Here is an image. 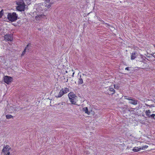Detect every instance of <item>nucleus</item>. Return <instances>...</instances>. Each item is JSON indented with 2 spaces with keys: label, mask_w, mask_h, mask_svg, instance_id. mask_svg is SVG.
<instances>
[{
  "label": "nucleus",
  "mask_w": 155,
  "mask_h": 155,
  "mask_svg": "<svg viewBox=\"0 0 155 155\" xmlns=\"http://www.w3.org/2000/svg\"><path fill=\"white\" fill-rule=\"evenodd\" d=\"M150 107H154V104H151L150 105Z\"/></svg>",
  "instance_id": "nucleus-26"
},
{
  "label": "nucleus",
  "mask_w": 155,
  "mask_h": 155,
  "mask_svg": "<svg viewBox=\"0 0 155 155\" xmlns=\"http://www.w3.org/2000/svg\"><path fill=\"white\" fill-rule=\"evenodd\" d=\"M124 97L125 99L128 100L129 101V103L134 105H136L137 104V101L135 100L134 98L128 97L126 96H125Z\"/></svg>",
  "instance_id": "nucleus-4"
},
{
  "label": "nucleus",
  "mask_w": 155,
  "mask_h": 155,
  "mask_svg": "<svg viewBox=\"0 0 155 155\" xmlns=\"http://www.w3.org/2000/svg\"><path fill=\"white\" fill-rule=\"evenodd\" d=\"M53 4L52 3H51L50 2L49 3L46 4L45 6L48 8H49L51 6V5Z\"/></svg>",
  "instance_id": "nucleus-16"
},
{
  "label": "nucleus",
  "mask_w": 155,
  "mask_h": 155,
  "mask_svg": "<svg viewBox=\"0 0 155 155\" xmlns=\"http://www.w3.org/2000/svg\"><path fill=\"white\" fill-rule=\"evenodd\" d=\"M3 12L2 10L0 12V18H1L3 15Z\"/></svg>",
  "instance_id": "nucleus-20"
},
{
  "label": "nucleus",
  "mask_w": 155,
  "mask_h": 155,
  "mask_svg": "<svg viewBox=\"0 0 155 155\" xmlns=\"http://www.w3.org/2000/svg\"><path fill=\"white\" fill-rule=\"evenodd\" d=\"M5 38L8 41H12L13 40L12 35L8 34L5 36Z\"/></svg>",
  "instance_id": "nucleus-7"
},
{
  "label": "nucleus",
  "mask_w": 155,
  "mask_h": 155,
  "mask_svg": "<svg viewBox=\"0 0 155 155\" xmlns=\"http://www.w3.org/2000/svg\"><path fill=\"white\" fill-rule=\"evenodd\" d=\"M145 105L147 106H149L150 107V105H148V104H146Z\"/></svg>",
  "instance_id": "nucleus-27"
},
{
  "label": "nucleus",
  "mask_w": 155,
  "mask_h": 155,
  "mask_svg": "<svg viewBox=\"0 0 155 155\" xmlns=\"http://www.w3.org/2000/svg\"><path fill=\"white\" fill-rule=\"evenodd\" d=\"M155 54V53H152L151 55L153 57H154V58H155V55H154V54Z\"/></svg>",
  "instance_id": "nucleus-24"
},
{
  "label": "nucleus",
  "mask_w": 155,
  "mask_h": 155,
  "mask_svg": "<svg viewBox=\"0 0 155 155\" xmlns=\"http://www.w3.org/2000/svg\"><path fill=\"white\" fill-rule=\"evenodd\" d=\"M74 72H73V74H72V77H74Z\"/></svg>",
  "instance_id": "nucleus-28"
},
{
  "label": "nucleus",
  "mask_w": 155,
  "mask_h": 155,
  "mask_svg": "<svg viewBox=\"0 0 155 155\" xmlns=\"http://www.w3.org/2000/svg\"><path fill=\"white\" fill-rule=\"evenodd\" d=\"M83 110L85 111V113L87 114L88 115L90 114L91 111L90 110H88V108L85 107L83 108Z\"/></svg>",
  "instance_id": "nucleus-12"
},
{
  "label": "nucleus",
  "mask_w": 155,
  "mask_h": 155,
  "mask_svg": "<svg viewBox=\"0 0 155 155\" xmlns=\"http://www.w3.org/2000/svg\"><path fill=\"white\" fill-rule=\"evenodd\" d=\"M17 6L16 8L17 10L19 11H24L25 7V4L23 0H17L16 2Z\"/></svg>",
  "instance_id": "nucleus-1"
},
{
  "label": "nucleus",
  "mask_w": 155,
  "mask_h": 155,
  "mask_svg": "<svg viewBox=\"0 0 155 155\" xmlns=\"http://www.w3.org/2000/svg\"><path fill=\"white\" fill-rule=\"evenodd\" d=\"M4 81L6 84H9L13 80V78L11 77L8 76H5L4 77Z\"/></svg>",
  "instance_id": "nucleus-6"
},
{
  "label": "nucleus",
  "mask_w": 155,
  "mask_h": 155,
  "mask_svg": "<svg viewBox=\"0 0 155 155\" xmlns=\"http://www.w3.org/2000/svg\"><path fill=\"white\" fill-rule=\"evenodd\" d=\"M129 67H126V68H125V70H127V71H129Z\"/></svg>",
  "instance_id": "nucleus-25"
},
{
  "label": "nucleus",
  "mask_w": 155,
  "mask_h": 155,
  "mask_svg": "<svg viewBox=\"0 0 155 155\" xmlns=\"http://www.w3.org/2000/svg\"><path fill=\"white\" fill-rule=\"evenodd\" d=\"M151 112L150 110H147L145 111V114L146 116L148 117L151 118H153L154 119V117L155 116V114H152L151 115L150 114Z\"/></svg>",
  "instance_id": "nucleus-8"
},
{
  "label": "nucleus",
  "mask_w": 155,
  "mask_h": 155,
  "mask_svg": "<svg viewBox=\"0 0 155 155\" xmlns=\"http://www.w3.org/2000/svg\"><path fill=\"white\" fill-rule=\"evenodd\" d=\"M132 150L134 152H136L139 151V149L137 147H134Z\"/></svg>",
  "instance_id": "nucleus-17"
},
{
  "label": "nucleus",
  "mask_w": 155,
  "mask_h": 155,
  "mask_svg": "<svg viewBox=\"0 0 155 155\" xmlns=\"http://www.w3.org/2000/svg\"><path fill=\"white\" fill-rule=\"evenodd\" d=\"M18 17V15L15 12H13L12 13H8L7 16L8 20L12 22L16 21Z\"/></svg>",
  "instance_id": "nucleus-2"
},
{
  "label": "nucleus",
  "mask_w": 155,
  "mask_h": 155,
  "mask_svg": "<svg viewBox=\"0 0 155 155\" xmlns=\"http://www.w3.org/2000/svg\"><path fill=\"white\" fill-rule=\"evenodd\" d=\"M64 91L62 89L60 91L59 94L57 95H55V97H60L64 94Z\"/></svg>",
  "instance_id": "nucleus-10"
},
{
  "label": "nucleus",
  "mask_w": 155,
  "mask_h": 155,
  "mask_svg": "<svg viewBox=\"0 0 155 155\" xmlns=\"http://www.w3.org/2000/svg\"><path fill=\"white\" fill-rule=\"evenodd\" d=\"M33 48V45L31 43H28L25 47L24 51L22 53L21 56H23L26 52H29L31 51Z\"/></svg>",
  "instance_id": "nucleus-3"
},
{
  "label": "nucleus",
  "mask_w": 155,
  "mask_h": 155,
  "mask_svg": "<svg viewBox=\"0 0 155 155\" xmlns=\"http://www.w3.org/2000/svg\"><path fill=\"white\" fill-rule=\"evenodd\" d=\"M9 146L7 145L6 146L4 147L3 149L2 150V152L4 153V155H9L10 154V152H9V150L10 149Z\"/></svg>",
  "instance_id": "nucleus-5"
},
{
  "label": "nucleus",
  "mask_w": 155,
  "mask_h": 155,
  "mask_svg": "<svg viewBox=\"0 0 155 155\" xmlns=\"http://www.w3.org/2000/svg\"><path fill=\"white\" fill-rule=\"evenodd\" d=\"M7 119H9L11 118H13V117L10 114H7L6 116Z\"/></svg>",
  "instance_id": "nucleus-18"
},
{
  "label": "nucleus",
  "mask_w": 155,
  "mask_h": 155,
  "mask_svg": "<svg viewBox=\"0 0 155 155\" xmlns=\"http://www.w3.org/2000/svg\"><path fill=\"white\" fill-rule=\"evenodd\" d=\"M119 87L117 85H114V88L115 89H118Z\"/></svg>",
  "instance_id": "nucleus-21"
},
{
  "label": "nucleus",
  "mask_w": 155,
  "mask_h": 155,
  "mask_svg": "<svg viewBox=\"0 0 155 155\" xmlns=\"http://www.w3.org/2000/svg\"><path fill=\"white\" fill-rule=\"evenodd\" d=\"M153 46H154V48H155V45H154Z\"/></svg>",
  "instance_id": "nucleus-29"
},
{
  "label": "nucleus",
  "mask_w": 155,
  "mask_h": 155,
  "mask_svg": "<svg viewBox=\"0 0 155 155\" xmlns=\"http://www.w3.org/2000/svg\"><path fill=\"white\" fill-rule=\"evenodd\" d=\"M139 151H140V150H144L143 147H140L139 148Z\"/></svg>",
  "instance_id": "nucleus-23"
},
{
  "label": "nucleus",
  "mask_w": 155,
  "mask_h": 155,
  "mask_svg": "<svg viewBox=\"0 0 155 155\" xmlns=\"http://www.w3.org/2000/svg\"><path fill=\"white\" fill-rule=\"evenodd\" d=\"M136 57V53L134 52L132 54V55H131V59L133 60Z\"/></svg>",
  "instance_id": "nucleus-13"
},
{
  "label": "nucleus",
  "mask_w": 155,
  "mask_h": 155,
  "mask_svg": "<svg viewBox=\"0 0 155 155\" xmlns=\"http://www.w3.org/2000/svg\"><path fill=\"white\" fill-rule=\"evenodd\" d=\"M83 83V79L81 78V75H80V78H79L78 81V84H81Z\"/></svg>",
  "instance_id": "nucleus-11"
},
{
  "label": "nucleus",
  "mask_w": 155,
  "mask_h": 155,
  "mask_svg": "<svg viewBox=\"0 0 155 155\" xmlns=\"http://www.w3.org/2000/svg\"><path fill=\"white\" fill-rule=\"evenodd\" d=\"M68 96L70 100L72 99L73 98L75 99V98H77V96L73 92H70L68 94Z\"/></svg>",
  "instance_id": "nucleus-9"
},
{
  "label": "nucleus",
  "mask_w": 155,
  "mask_h": 155,
  "mask_svg": "<svg viewBox=\"0 0 155 155\" xmlns=\"http://www.w3.org/2000/svg\"><path fill=\"white\" fill-rule=\"evenodd\" d=\"M82 75L84 76V75L85 74H82Z\"/></svg>",
  "instance_id": "nucleus-30"
},
{
  "label": "nucleus",
  "mask_w": 155,
  "mask_h": 155,
  "mask_svg": "<svg viewBox=\"0 0 155 155\" xmlns=\"http://www.w3.org/2000/svg\"><path fill=\"white\" fill-rule=\"evenodd\" d=\"M109 90L110 91L113 92L112 93V95L114 94L115 92V90L113 88L110 87L109 88Z\"/></svg>",
  "instance_id": "nucleus-15"
},
{
  "label": "nucleus",
  "mask_w": 155,
  "mask_h": 155,
  "mask_svg": "<svg viewBox=\"0 0 155 155\" xmlns=\"http://www.w3.org/2000/svg\"><path fill=\"white\" fill-rule=\"evenodd\" d=\"M143 149H145V148H147L148 147V146H147V145H145V146H143Z\"/></svg>",
  "instance_id": "nucleus-22"
},
{
  "label": "nucleus",
  "mask_w": 155,
  "mask_h": 155,
  "mask_svg": "<svg viewBox=\"0 0 155 155\" xmlns=\"http://www.w3.org/2000/svg\"><path fill=\"white\" fill-rule=\"evenodd\" d=\"M77 99V98H75L72 99L70 100V101L71 102V103L73 104H75L76 103V101Z\"/></svg>",
  "instance_id": "nucleus-14"
},
{
  "label": "nucleus",
  "mask_w": 155,
  "mask_h": 155,
  "mask_svg": "<svg viewBox=\"0 0 155 155\" xmlns=\"http://www.w3.org/2000/svg\"><path fill=\"white\" fill-rule=\"evenodd\" d=\"M64 91V94L66 93H68L69 91V89L68 88H64V90H63Z\"/></svg>",
  "instance_id": "nucleus-19"
}]
</instances>
